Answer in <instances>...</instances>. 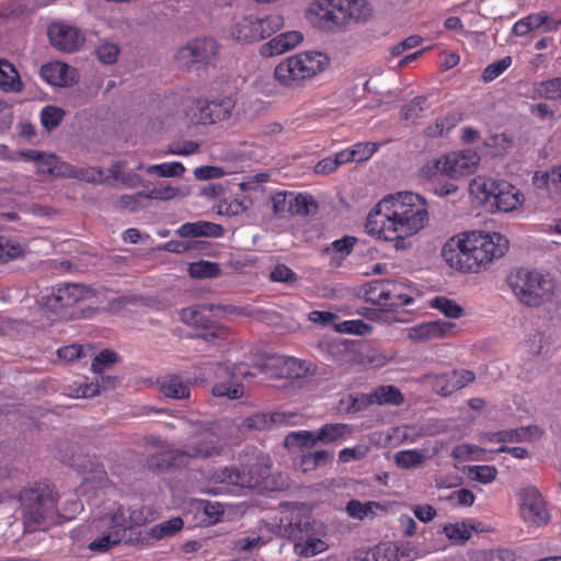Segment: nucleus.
Instances as JSON below:
<instances>
[{
    "label": "nucleus",
    "mask_w": 561,
    "mask_h": 561,
    "mask_svg": "<svg viewBox=\"0 0 561 561\" xmlns=\"http://www.w3.org/2000/svg\"><path fill=\"white\" fill-rule=\"evenodd\" d=\"M334 329L339 333L355 334V335H367L371 333L373 328L360 319L345 320L334 324Z\"/></svg>",
    "instance_id": "8fccbe9b"
},
{
    "label": "nucleus",
    "mask_w": 561,
    "mask_h": 561,
    "mask_svg": "<svg viewBox=\"0 0 561 561\" xmlns=\"http://www.w3.org/2000/svg\"><path fill=\"white\" fill-rule=\"evenodd\" d=\"M536 93L540 98L561 103V77L539 82L536 87Z\"/></svg>",
    "instance_id": "c03bdc74"
},
{
    "label": "nucleus",
    "mask_w": 561,
    "mask_h": 561,
    "mask_svg": "<svg viewBox=\"0 0 561 561\" xmlns=\"http://www.w3.org/2000/svg\"><path fill=\"white\" fill-rule=\"evenodd\" d=\"M23 84L14 66L0 60V89L4 92H20Z\"/></svg>",
    "instance_id": "c9c22d12"
},
{
    "label": "nucleus",
    "mask_w": 561,
    "mask_h": 561,
    "mask_svg": "<svg viewBox=\"0 0 561 561\" xmlns=\"http://www.w3.org/2000/svg\"><path fill=\"white\" fill-rule=\"evenodd\" d=\"M454 328L455 324L447 321L423 322L409 328L408 337L414 342H426L447 336Z\"/></svg>",
    "instance_id": "b1692460"
},
{
    "label": "nucleus",
    "mask_w": 561,
    "mask_h": 561,
    "mask_svg": "<svg viewBox=\"0 0 561 561\" xmlns=\"http://www.w3.org/2000/svg\"><path fill=\"white\" fill-rule=\"evenodd\" d=\"M147 520L142 507H124L119 505L113 513H107L94 519L91 530L99 536L89 543L94 552H107L121 542L134 545L139 536L134 537L133 530Z\"/></svg>",
    "instance_id": "7ed1b4c3"
},
{
    "label": "nucleus",
    "mask_w": 561,
    "mask_h": 561,
    "mask_svg": "<svg viewBox=\"0 0 561 561\" xmlns=\"http://www.w3.org/2000/svg\"><path fill=\"white\" fill-rule=\"evenodd\" d=\"M428 222L424 197L413 192H398L382 197L368 213L365 230L397 250L405 248L407 239L417 234Z\"/></svg>",
    "instance_id": "f257e3e1"
},
{
    "label": "nucleus",
    "mask_w": 561,
    "mask_h": 561,
    "mask_svg": "<svg viewBox=\"0 0 561 561\" xmlns=\"http://www.w3.org/2000/svg\"><path fill=\"white\" fill-rule=\"evenodd\" d=\"M185 172V168L181 162H163L147 168V173L156 174L163 178L181 176Z\"/></svg>",
    "instance_id": "864d4df0"
},
{
    "label": "nucleus",
    "mask_w": 561,
    "mask_h": 561,
    "mask_svg": "<svg viewBox=\"0 0 561 561\" xmlns=\"http://www.w3.org/2000/svg\"><path fill=\"white\" fill-rule=\"evenodd\" d=\"M183 527V520L180 517H174L158 525H154L150 529L152 538L162 539L165 537L173 536L175 533L181 530Z\"/></svg>",
    "instance_id": "3c124183"
},
{
    "label": "nucleus",
    "mask_w": 561,
    "mask_h": 561,
    "mask_svg": "<svg viewBox=\"0 0 561 561\" xmlns=\"http://www.w3.org/2000/svg\"><path fill=\"white\" fill-rule=\"evenodd\" d=\"M76 70L66 62L54 61L42 66L39 75L44 81L56 87H66L75 81Z\"/></svg>",
    "instance_id": "bb28decb"
},
{
    "label": "nucleus",
    "mask_w": 561,
    "mask_h": 561,
    "mask_svg": "<svg viewBox=\"0 0 561 561\" xmlns=\"http://www.w3.org/2000/svg\"><path fill=\"white\" fill-rule=\"evenodd\" d=\"M234 105L236 102L230 96L211 101L198 99L191 108L192 121L202 125H210L228 119Z\"/></svg>",
    "instance_id": "f8f14e48"
},
{
    "label": "nucleus",
    "mask_w": 561,
    "mask_h": 561,
    "mask_svg": "<svg viewBox=\"0 0 561 561\" xmlns=\"http://www.w3.org/2000/svg\"><path fill=\"white\" fill-rule=\"evenodd\" d=\"M424 460V453L417 449L400 450L394 455L396 465L402 469L416 468L421 466Z\"/></svg>",
    "instance_id": "79ce46f5"
},
{
    "label": "nucleus",
    "mask_w": 561,
    "mask_h": 561,
    "mask_svg": "<svg viewBox=\"0 0 561 561\" xmlns=\"http://www.w3.org/2000/svg\"><path fill=\"white\" fill-rule=\"evenodd\" d=\"M446 154L442 156L438 159H433L427 161L420 169V176L424 180H440L444 176H447V164H445Z\"/></svg>",
    "instance_id": "ea45409f"
},
{
    "label": "nucleus",
    "mask_w": 561,
    "mask_h": 561,
    "mask_svg": "<svg viewBox=\"0 0 561 561\" xmlns=\"http://www.w3.org/2000/svg\"><path fill=\"white\" fill-rule=\"evenodd\" d=\"M512 65V57L506 56L497 61H494L485 67L482 72V79L484 82H491L500 77L506 69Z\"/></svg>",
    "instance_id": "680f3d73"
},
{
    "label": "nucleus",
    "mask_w": 561,
    "mask_h": 561,
    "mask_svg": "<svg viewBox=\"0 0 561 561\" xmlns=\"http://www.w3.org/2000/svg\"><path fill=\"white\" fill-rule=\"evenodd\" d=\"M47 36L54 48L65 53L79 50L85 41L79 27L64 21L51 22L47 27Z\"/></svg>",
    "instance_id": "ddd939ff"
},
{
    "label": "nucleus",
    "mask_w": 561,
    "mask_h": 561,
    "mask_svg": "<svg viewBox=\"0 0 561 561\" xmlns=\"http://www.w3.org/2000/svg\"><path fill=\"white\" fill-rule=\"evenodd\" d=\"M188 447L195 458L218 456L222 451V446L215 439H198L193 442Z\"/></svg>",
    "instance_id": "4c0bfd02"
},
{
    "label": "nucleus",
    "mask_w": 561,
    "mask_h": 561,
    "mask_svg": "<svg viewBox=\"0 0 561 561\" xmlns=\"http://www.w3.org/2000/svg\"><path fill=\"white\" fill-rule=\"evenodd\" d=\"M329 353L340 364H352L365 368H381L392 359L391 355L377 347L346 342L331 343Z\"/></svg>",
    "instance_id": "6e6552de"
},
{
    "label": "nucleus",
    "mask_w": 561,
    "mask_h": 561,
    "mask_svg": "<svg viewBox=\"0 0 561 561\" xmlns=\"http://www.w3.org/2000/svg\"><path fill=\"white\" fill-rule=\"evenodd\" d=\"M224 228L220 225L203 220L183 224L178 230V233L183 238H219L224 234Z\"/></svg>",
    "instance_id": "c85d7f7f"
},
{
    "label": "nucleus",
    "mask_w": 561,
    "mask_h": 561,
    "mask_svg": "<svg viewBox=\"0 0 561 561\" xmlns=\"http://www.w3.org/2000/svg\"><path fill=\"white\" fill-rule=\"evenodd\" d=\"M302 39L304 36L298 31L285 32L263 44L260 48V54L263 57L280 55L297 47Z\"/></svg>",
    "instance_id": "a878e982"
},
{
    "label": "nucleus",
    "mask_w": 561,
    "mask_h": 561,
    "mask_svg": "<svg viewBox=\"0 0 561 561\" xmlns=\"http://www.w3.org/2000/svg\"><path fill=\"white\" fill-rule=\"evenodd\" d=\"M78 470L88 474L84 480L95 482L99 488L104 486L108 482L107 473L103 467V465L95 457H88L82 462L73 463Z\"/></svg>",
    "instance_id": "7c9ffc66"
},
{
    "label": "nucleus",
    "mask_w": 561,
    "mask_h": 561,
    "mask_svg": "<svg viewBox=\"0 0 561 561\" xmlns=\"http://www.w3.org/2000/svg\"><path fill=\"white\" fill-rule=\"evenodd\" d=\"M507 284L516 298L525 306L538 307L549 299L553 280L547 275L527 268H518L507 277Z\"/></svg>",
    "instance_id": "0eeeda50"
},
{
    "label": "nucleus",
    "mask_w": 561,
    "mask_h": 561,
    "mask_svg": "<svg viewBox=\"0 0 561 561\" xmlns=\"http://www.w3.org/2000/svg\"><path fill=\"white\" fill-rule=\"evenodd\" d=\"M194 458L190 447L187 449H169L151 455L147 459V466L150 470L162 471L171 468L186 466Z\"/></svg>",
    "instance_id": "5701e85b"
},
{
    "label": "nucleus",
    "mask_w": 561,
    "mask_h": 561,
    "mask_svg": "<svg viewBox=\"0 0 561 561\" xmlns=\"http://www.w3.org/2000/svg\"><path fill=\"white\" fill-rule=\"evenodd\" d=\"M118 355L116 352L105 348L101 351L92 362V370L96 375H101L105 369L117 363Z\"/></svg>",
    "instance_id": "4d7b16f0"
},
{
    "label": "nucleus",
    "mask_w": 561,
    "mask_h": 561,
    "mask_svg": "<svg viewBox=\"0 0 561 561\" xmlns=\"http://www.w3.org/2000/svg\"><path fill=\"white\" fill-rule=\"evenodd\" d=\"M270 279L275 283L294 284L298 275L285 264H276L270 273Z\"/></svg>",
    "instance_id": "338daca9"
},
{
    "label": "nucleus",
    "mask_w": 561,
    "mask_h": 561,
    "mask_svg": "<svg viewBox=\"0 0 561 561\" xmlns=\"http://www.w3.org/2000/svg\"><path fill=\"white\" fill-rule=\"evenodd\" d=\"M66 112L55 105H47L41 111V123L47 130H53L60 125Z\"/></svg>",
    "instance_id": "603ef678"
},
{
    "label": "nucleus",
    "mask_w": 561,
    "mask_h": 561,
    "mask_svg": "<svg viewBox=\"0 0 561 561\" xmlns=\"http://www.w3.org/2000/svg\"><path fill=\"white\" fill-rule=\"evenodd\" d=\"M430 306L439 310L447 318L458 319L463 314V309L455 300L444 296L433 298Z\"/></svg>",
    "instance_id": "37998d69"
},
{
    "label": "nucleus",
    "mask_w": 561,
    "mask_h": 561,
    "mask_svg": "<svg viewBox=\"0 0 561 561\" xmlns=\"http://www.w3.org/2000/svg\"><path fill=\"white\" fill-rule=\"evenodd\" d=\"M524 196L517 187L506 181H499L491 206L496 210L508 213L522 206Z\"/></svg>",
    "instance_id": "393cba45"
},
{
    "label": "nucleus",
    "mask_w": 561,
    "mask_h": 561,
    "mask_svg": "<svg viewBox=\"0 0 561 561\" xmlns=\"http://www.w3.org/2000/svg\"><path fill=\"white\" fill-rule=\"evenodd\" d=\"M379 147V142H356L355 145L351 146L352 153L354 156V161L365 162L369 160L377 152Z\"/></svg>",
    "instance_id": "bf43d9fd"
},
{
    "label": "nucleus",
    "mask_w": 561,
    "mask_h": 561,
    "mask_svg": "<svg viewBox=\"0 0 561 561\" xmlns=\"http://www.w3.org/2000/svg\"><path fill=\"white\" fill-rule=\"evenodd\" d=\"M180 318L185 324L198 330V335L208 342L224 341L229 335L228 328L219 324L214 319L213 306L210 305L184 308L181 310Z\"/></svg>",
    "instance_id": "1a4fd4ad"
},
{
    "label": "nucleus",
    "mask_w": 561,
    "mask_h": 561,
    "mask_svg": "<svg viewBox=\"0 0 561 561\" xmlns=\"http://www.w3.org/2000/svg\"><path fill=\"white\" fill-rule=\"evenodd\" d=\"M273 425L272 413L257 412L247 416L241 422V427L247 430L264 431Z\"/></svg>",
    "instance_id": "5fc2aeb1"
},
{
    "label": "nucleus",
    "mask_w": 561,
    "mask_h": 561,
    "mask_svg": "<svg viewBox=\"0 0 561 561\" xmlns=\"http://www.w3.org/2000/svg\"><path fill=\"white\" fill-rule=\"evenodd\" d=\"M352 427L344 423H327L317 430V439L323 445L339 444L347 439Z\"/></svg>",
    "instance_id": "c756f323"
},
{
    "label": "nucleus",
    "mask_w": 561,
    "mask_h": 561,
    "mask_svg": "<svg viewBox=\"0 0 561 561\" xmlns=\"http://www.w3.org/2000/svg\"><path fill=\"white\" fill-rule=\"evenodd\" d=\"M363 297L367 302L387 309L386 279L369 282L363 287Z\"/></svg>",
    "instance_id": "e433bc0d"
},
{
    "label": "nucleus",
    "mask_w": 561,
    "mask_h": 561,
    "mask_svg": "<svg viewBox=\"0 0 561 561\" xmlns=\"http://www.w3.org/2000/svg\"><path fill=\"white\" fill-rule=\"evenodd\" d=\"M483 449L472 444H460L454 447L451 456L458 461H478L482 458L480 454Z\"/></svg>",
    "instance_id": "6e6d98bb"
},
{
    "label": "nucleus",
    "mask_w": 561,
    "mask_h": 561,
    "mask_svg": "<svg viewBox=\"0 0 561 561\" xmlns=\"http://www.w3.org/2000/svg\"><path fill=\"white\" fill-rule=\"evenodd\" d=\"M208 480L216 485L204 491L214 495L228 492L230 486L242 488V484L251 483V480H245L241 474V469L236 467H222L214 470L209 473Z\"/></svg>",
    "instance_id": "412c9836"
},
{
    "label": "nucleus",
    "mask_w": 561,
    "mask_h": 561,
    "mask_svg": "<svg viewBox=\"0 0 561 561\" xmlns=\"http://www.w3.org/2000/svg\"><path fill=\"white\" fill-rule=\"evenodd\" d=\"M317 431H297L291 432L285 437V445L288 447L312 448L319 442Z\"/></svg>",
    "instance_id": "58836bf2"
},
{
    "label": "nucleus",
    "mask_w": 561,
    "mask_h": 561,
    "mask_svg": "<svg viewBox=\"0 0 561 561\" xmlns=\"http://www.w3.org/2000/svg\"><path fill=\"white\" fill-rule=\"evenodd\" d=\"M213 394L216 397L239 399L243 396V386L234 382H220L213 387Z\"/></svg>",
    "instance_id": "69168bd1"
},
{
    "label": "nucleus",
    "mask_w": 561,
    "mask_h": 561,
    "mask_svg": "<svg viewBox=\"0 0 561 561\" xmlns=\"http://www.w3.org/2000/svg\"><path fill=\"white\" fill-rule=\"evenodd\" d=\"M426 98L415 96L401 108V117L405 121L416 118L426 108Z\"/></svg>",
    "instance_id": "0e129e2a"
},
{
    "label": "nucleus",
    "mask_w": 561,
    "mask_h": 561,
    "mask_svg": "<svg viewBox=\"0 0 561 561\" xmlns=\"http://www.w3.org/2000/svg\"><path fill=\"white\" fill-rule=\"evenodd\" d=\"M293 215H309L317 208V204L311 195L293 193Z\"/></svg>",
    "instance_id": "e2e57ef3"
},
{
    "label": "nucleus",
    "mask_w": 561,
    "mask_h": 561,
    "mask_svg": "<svg viewBox=\"0 0 561 561\" xmlns=\"http://www.w3.org/2000/svg\"><path fill=\"white\" fill-rule=\"evenodd\" d=\"M480 162V156L471 149L446 154L447 178L458 179L473 173Z\"/></svg>",
    "instance_id": "4be33fe9"
},
{
    "label": "nucleus",
    "mask_w": 561,
    "mask_h": 561,
    "mask_svg": "<svg viewBox=\"0 0 561 561\" xmlns=\"http://www.w3.org/2000/svg\"><path fill=\"white\" fill-rule=\"evenodd\" d=\"M333 459V454L327 450H316L304 454L300 458L299 466L302 471L307 472L323 466Z\"/></svg>",
    "instance_id": "a19ab883"
},
{
    "label": "nucleus",
    "mask_w": 561,
    "mask_h": 561,
    "mask_svg": "<svg viewBox=\"0 0 561 561\" xmlns=\"http://www.w3.org/2000/svg\"><path fill=\"white\" fill-rule=\"evenodd\" d=\"M241 474L245 480H251V483L242 484L247 489H260L264 491H276L285 488V481L277 483L275 478L271 474V465L268 460H257L252 463L248 469H241Z\"/></svg>",
    "instance_id": "f3484780"
},
{
    "label": "nucleus",
    "mask_w": 561,
    "mask_h": 561,
    "mask_svg": "<svg viewBox=\"0 0 561 561\" xmlns=\"http://www.w3.org/2000/svg\"><path fill=\"white\" fill-rule=\"evenodd\" d=\"M330 65V58L320 51H301L279 61L274 69L275 80L284 88L302 87Z\"/></svg>",
    "instance_id": "423d86ee"
},
{
    "label": "nucleus",
    "mask_w": 561,
    "mask_h": 561,
    "mask_svg": "<svg viewBox=\"0 0 561 561\" xmlns=\"http://www.w3.org/2000/svg\"><path fill=\"white\" fill-rule=\"evenodd\" d=\"M467 474L470 479L478 481L483 484L491 483L497 476V470L494 466L489 465H476L468 466Z\"/></svg>",
    "instance_id": "09e8293b"
},
{
    "label": "nucleus",
    "mask_w": 561,
    "mask_h": 561,
    "mask_svg": "<svg viewBox=\"0 0 561 561\" xmlns=\"http://www.w3.org/2000/svg\"><path fill=\"white\" fill-rule=\"evenodd\" d=\"M476 376L471 370L460 369L437 374L433 378V389L443 397H447L457 390L468 386Z\"/></svg>",
    "instance_id": "6ab92c4d"
},
{
    "label": "nucleus",
    "mask_w": 561,
    "mask_h": 561,
    "mask_svg": "<svg viewBox=\"0 0 561 561\" xmlns=\"http://www.w3.org/2000/svg\"><path fill=\"white\" fill-rule=\"evenodd\" d=\"M373 404L399 407L404 403V396L392 385H382L370 391Z\"/></svg>",
    "instance_id": "2f4dec72"
},
{
    "label": "nucleus",
    "mask_w": 561,
    "mask_h": 561,
    "mask_svg": "<svg viewBox=\"0 0 561 561\" xmlns=\"http://www.w3.org/2000/svg\"><path fill=\"white\" fill-rule=\"evenodd\" d=\"M284 25V20L278 14L267 15L259 19L252 15L239 21L233 30L232 36L242 43L257 42L270 37Z\"/></svg>",
    "instance_id": "9d476101"
},
{
    "label": "nucleus",
    "mask_w": 561,
    "mask_h": 561,
    "mask_svg": "<svg viewBox=\"0 0 561 561\" xmlns=\"http://www.w3.org/2000/svg\"><path fill=\"white\" fill-rule=\"evenodd\" d=\"M499 181H495L485 176H477L474 178L470 184L469 190L471 195H473L481 203L490 204L495 195Z\"/></svg>",
    "instance_id": "473e14b6"
},
{
    "label": "nucleus",
    "mask_w": 561,
    "mask_h": 561,
    "mask_svg": "<svg viewBox=\"0 0 561 561\" xmlns=\"http://www.w3.org/2000/svg\"><path fill=\"white\" fill-rule=\"evenodd\" d=\"M218 48V44L213 38H196L179 50L178 59L185 65H208L216 59Z\"/></svg>",
    "instance_id": "2eb2a0df"
},
{
    "label": "nucleus",
    "mask_w": 561,
    "mask_h": 561,
    "mask_svg": "<svg viewBox=\"0 0 561 561\" xmlns=\"http://www.w3.org/2000/svg\"><path fill=\"white\" fill-rule=\"evenodd\" d=\"M99 60L105 65H113L117 61L119 48L113 43H103L96 48Z\"/></svg>",
    "instance_id": "774afa93"
},
{
    "label": "nucleus",
    "mask_w": 561,
    "mask_h": 561,
    "mask_svg": "<svg viewBox=\"0 0 561 561\" xmlns=\"http://www.w3.org/2000/svg\"><path fill=\"white\" fill-rule=\"evenodd\" d=\"M161 393L171 399H186L190 397V387L179 376H165L159 380Z\"/></svg>",
    "instance_id": "72a5a7b5"
},
{
    "label": "nucleus",
    "mask_w": 561,
    "mask_h": 561,
    "mask_svg": "<svg viewBox=\"0 0 561 561\" xmlns=\"http://www.w3.org/2000/svg\"><path fill=\"white\" fill-rule=\"evenodd\" d=\"M92 296V290L81 284H59L50 293L42 296L43 306L56 314H62L68 308Z\"/></svg>",
    "instance_id": "9b49d317"
},
{
    "label": "nucleus",
    "mask_w": 561,
    "mask_h": 561,
    "mask_svg": "<svg viewBox=\"0 0 561 561\" xmlns=\"http://www.w3.org/2000/svg\"><path fill=\"white\" fill-rule=\"evenodd\" d=\"M277 378L301 379L316 370L311 362L298 359L291 356H273L267 364Z\"/></svg>",
    "instance_id": "dca6fc26"
},
{
    "label": "nucleus",
    "mask_w": 561,
    "mask_h": 561,
    "mask_svg": "<svg viewBox=\"0 0 561 561\" xmlns=\"http://www.w3.org/2000/svg\"><path fill=\"white\" fill-rule=\"evenodd\" d=\"M23 511L24 526L30 531L45 529L55 522L57 493L43 482L24 488L19 495Z\"/></svg>",
    "instance_id": "39448f33"
},
{
    "label": "nucleus",
    "mask_w": 561,
    "mask_h": 561,
    "mask_svg": "<svg viewBox=\"0 0 561 561\" xmlns=\"http://www.w3.org/2000/svg\"><path fill=\"white\" fill-rule=\"evenodd\" d=\"M197 508L204 512L209 524H216L220 522L225 513L224 505L221 503L206 500H199L197 502Z\"/></svg>",
    "instance_id": "052dcab7"
},
{
    "label": "nucleus",
    "mask_w": 561,
    "mask_h": 561,
    "mask_svg": "<svg viewBox=\"0 0 561 561\" xmlns=\"http://www.w3.org/2000/svg\"><path fill=\"white\" fill-rule=\"evenodd\" d=\"M350 0H314L311 2L309 12L318 18L320 22L340 26L350 21L352 13Z\"/></svg>",
    "instance_id": "4468645a"
},
{
    "label": "nucleus",
    "mask_w": 561,
    "mask_h": 561,
    "mask_svg": "<svg viewBox=\"0 0 561 561\" xmlns=\"http://www.w3.org/2000/svg\"><path fill=\"white\" fill-rule=\"evenodd\" d=\"M387 309L393 310L412 305L420 295L415 284L404 279H386Z\"/></svg>",
    "instance_id": "a211bd4d"
},
{
    "label": "nucleus",
    "mask_w": 561,
    "mask_h": 561,
    "mask_svg": "<svg viewBox=\"0 0 561 561\" xmlns=\"http://www.w3.org/2000/svg\"><path fill=\"white\" fill-rule=\"evenodd\" d=\"M460 121L461 115L458 112H448L444 116L436 117L435 122L425 128L424 134L431 138L440 137L445 131L453 129Z\"/></svg>",
    "instance_id": "f704fd0d"
},
{
    "label": "nucleus",
    "mask_w": 561,
    "mask_h": 561,
    "mask_svg": "<svg viewBox=\"0 0 561 561\" xmlns=\"http://www.w3.org/2000/svg\"><path fill=\"white\" fill-rule=\"evenodd\" d=\"M221 270L218 263L199 261L190 264L188 273L193 278H213L219 276Z\"/></svg>",
    "instance_id": "de8ad7c7"
},
{
    "label": "nucleus",
    "mask_w": 561,
    "mask_h": 561,
    "mask_svg": "<svg viewBox=\"0 0 561 561\" xmlns=\"http://www.w3.org/2000/svg\"><path fill=\"white\" fill-rule=\"evenodd\" d=\"M523 519L531 525L540 526L549 522V513L542 496L535 489L527 490L520 503Z\"/></svg>",
    "instance_id": "aec40b11"
},
{
    "label": "nucleus",
    "mask_w": 561,
    "mask_h": 561,
    "mask_svg": "<svg viewBox=\"0 0 561 561\" xmlns=\"http://www.w3.org/2000/svg\"><path fill=\"white\" fill-rule=\"evenodd\" d=\"M374 507H379L376 502L362 503L358 500H351L346 505L347 514L353 518L364 519L370 514H374Z\"/></svg>",
    "instance_id": "13d9d810"
},
{
    "label": "nucleus",
    "mask_w": 561,
    "mask_h": 561,
    "mask_svg": "<svg viewBox=\"0 0 561 561\" xmlns=\"http://www.w3.org/2000/svg\"><path fill=\"white\" fill-rule=\"evenodd\" d=\"M507 250L508 240L501 233L470 231L450 238L442 249V257L454 270L478 273Z\"/></svg>",
    "instance_id": "f03ea898"
},
{
    "label": "nucleus",
    "mask_w": 561,
    "mask_h": 561,
    "mask_svg": "<svg viewBox=\"0 0 561 561\" xmlns=\"http://www.w3.org/2000/svg\"><path fill=\"white\" fill-rule=\"evenodd\" d=\"M378 561H414L417 551L409 543L380 542L376 545Z\"/></svg>",
    "instance_id": "cd10ccee"
},
{
    "label": "nucleus",
    "mask_w": 561,
    "mask_h": 561,
    "mask_svg": "<svg viewBox=\"0 0 561 561\" xmlns=\"http://www.w3.org/2000/svg\"><path fill=\"white\" fill-rule=\"evenodd\" d=\"M341 403L346 404V412L350 414L365 411L374 405L370 392L348 394L345 399L341 400Z\"/></svg>",
    "instance_id": "49530a36"
},
{
    "label": "nucleus",
    "mask_w": 561,
    "mask_h": 561,
    "mask_svg": "<svg viewBox=\"0 0 561 561\" xmlns=\"http://www.w3.org/2000/svg\"><path fill=\"white\" fill-rule=\"evenodd\" d=\"M272 528L279 537L293 540L294 550L300 557H314L328 548L322 539L309 534V518H302L299 511L289 506H284L274 517Z\"/></svg>",
    "instance_id": "20e7f679"
},
{
    "label": "nucleus",
    "mask_w": 561,
    "mask_h": 561,
    "mask_svg": "<svg viewBox=\"0 0 561 561\" xmlns=\"http://www.w3.org/2000/svg\"><path fill=\"white\" fill-rule=\"evenodd\" d=\"M24 249L22 245L11 239L0 237V264L24 256Z\"/></svg>",
    "instance_id": "a18cd8bd"
}]
</instances>
